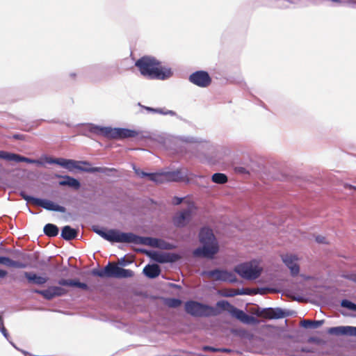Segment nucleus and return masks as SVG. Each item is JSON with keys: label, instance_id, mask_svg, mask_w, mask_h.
Here are the masks:
<instances>
[{"label": "nucleus", "instance_id": "obj_1", "mask_svg": "<svg viewBox=\"0 0 356 356\" xmlns=\"http://www.w3.org/2000/svg\"><path fill=\"white\" fill-rule=\"evenodd\" d=\"M140 74L149 79L165 80L172 75L170 68L162 66L154 57L145 56L136 60L135 63Z\"/></svg>", "mask_w": 356, "mask_h": 356}, {"label": "nucleus", "instance_id": "obj_2", "mask_svg": "<svg viewBox=\"0 0 356 356\" xmlns=\"http://www.w3.org/2000/svg\"><path fill=\"white\" fill-rule=\"evenodd\" d=\"M199 238L202 247L193 251V255L197 257L212 259L218 252L219 247L212 229L208 227L201 229Z\"/></svg>", "mask_w": 356, "mask_h": 356}, {"label": "nucleus", "instance_id": "obj_3", "mask_svg": "<svg viewBox=\"0 0 356 356\" xmlns=\"http://www.w3.org/2000/svg\"><path fill=\"white\" fill-rule=\"evenodd\" d=\"M90 130L92 133L110 139L134 138L138 134L136 131L129 129L104 127L95 125L92 126Z\"/></svg>", "mask_w": 356, "mask_h": 356}, {"label": "nucleus", "instance_id": "obj_4", "mask_svg": "<svg viewBox=\"0 0 356 356\" xmlns=\"http://www.w3.org/2000/svg\"><path fill=\"white\" fill-rule=\"evenodd\" d=\"M92 275L100 277L127 278L134 276V272L129 269L119 267L116 264L109 262L102 270H93Z\"/></svg>", "mask_w": 356, "mask_h": 356}, {"label": "nucleus", "instance_id": "obj_5", "mask_svg": "<svg viewBox=\"0 0 356 356\" xmlns=\"http://www.w3.org/2000/svg\"><path fill=\"white\" fill-rule=\"evenodd\" d=\"M185 310L188 314L195 317H208L220 314V311L217 309L194 300L187 301L185 303Z\"/></svg>", "mask_w": 356, "mask_h": 356}, {"label": "nucleus", "instance_id": "obj_6", "mask_svg": "<svg viewBox=\"0 0 356 356\" xmlns=\"http://www.w3.org/2000/svg\"><path fill=\"white\" fill-rule=\"evenodd\" d=\"M50 163L58 164L69 170H72L73 169H79L88 172H102L106 173L108 171H113L115 169L107 168H102V167H93V168H81L79 166V163H82L83 165H90V164L87 161H76L71 159H55L52 160Z\"/></svg>", "mask_w": 356, "mask_h": 356}, {"label": "nucleus", "instance_id": "obj_7", "mask_svg": "<svg viewBox=\"0 0 356 356\" xmlns=\"http://www.w3.org/2000/svg\"><path fill=\"white\" fill-rule=\"evenodd\" d=\"M234 271L246 280H255L258 278L262 271V268L256 261L244 263L236 266Z\"/></svg>", "mask_w": 356, "mask_h": 356}, {"label": "nucleus", "instance_id": "obj_8", "mask_svg": "<svg viewBox=\"0 0 356 356\" xmlns=\"http://www.w3.org/2000/svg\"><path fill=\"white\" fill-rule=\"evenodd\" d=\"M218 308L227 311L232 316L245 323H251L256 321L253 316H249L243 311L237 309L226 300H220L216 303Z\"/></svg>", "mask_w": 356, "mask_h": 356}, {"label": "nucleus", "instance_id": "obj_9", "mask_svg": "<svg viewBox=\"0 0 356 356\" xmlns=\"http://www.w3.org/2000/svg\"><path fill=\"white\" fill-rule=\"evenodd\" d=\"M196 207L192 202H187V207L176 213L173 218V223L176 227H183L191 220L196 211Z\"/></svg>", "mask_w": 356, "mask_h": 356}, {"label": "nucleus", "instance_id": "obj_10", "mask_svg": "<svg viewBox=\"0 0 356 356\" xmlns=\"http://www.w3.org/2000/svg\"><path fill=\"white\" fill-rule=\"evenodd\" d=\"M203 274L215 281L229 282L231 283L237 281L235 274L226 270L214 269L204 272Z\"/></svg>", "mask_w": 356, "mask_h": 356}, {"label": "nucleus", "instance_id": "obj_11", "mask_svg": "<svg viewBox=\"0 0 356 356\" xmlns=\"http://www.w3.org/2000/svg\"><path fill=\"white\" fill-rule=\"evenodd\" d=\"M255 314L258 317H261L266 319H280L288 316L289 313L279 307H269L258 309L255 312Z\"/></svg>", "mask_w": 356, "mask_h": 356}, {"label": "nucleus", "instance_id": "obj_12", "mask_svg": "<svg viewBox=\"0 0 356 356\" xmlns=\"http://www.w3.org/2000/svg\"><path fill=\"white\" fill-rule=\"evenodd\" d=\"M134 239L133 233L121 232L117 229H109L107 231L105 240L115 243H132Z\"/></svg>", "mask_w": 356, "mask_h": 356}, {"label": "nucleus", "instance_id": "obj_13", "mask_svg": "<svg viewBox=\"0 0 356 356\" xmlns=\"http://www.w3.org/2000/svg\"><path fill=\"white\" fill-rule=\"evenodd\" d=\"M22 196L26 200L31 202L33 204L41 207L47 210L60 211L63 213L65 211V208L64 207L56 204L50 200L35 198L28 195H25L24 194H22Z\"/></svg>", "mask_w": 356, "mask_h": 356}, {"label": "nucleus", "instance_id": "obj_14", "mask_svg": "<svg viewBox=\"0 0 356 356\" xmlns=\"http://www.w3.org/2000/svg\"><path fill=\"white\" fill-rule=\"evenodd\" d=\"M190 82L200 88H207L211 83V78L206 71L200 70L192 73L188 78Z\"/></svg>", "mask_w": 356, "mask_h": 356}, {"label": "nucleus", "instance_id": "obj_15", "mask_svg": "<svg viewBox=\"0 0 356 356\" xmlns=\"http://www.w3.org/2000/svg\"><path fill=\"white\" fill-rule=\"evenodd\" d=\"M33 292L38 294H40L43 296L46 300H50L56 297H60L64 296L67 293V290L59 286H49L48 289L45 290H38L35 289Z\"/></svg>", "mask_w": 356, "mask_h": 356}, {"label": "nucleus", "instance_id": "obj_16", "mask_svg": "<svg viewBox=\"0 0 356 356\" xmlns=\"http://www.w3.org/2000/svg\"><path fill=\"white\" fill-rule=\"evenodd\" d=\"M282 259L286 266L290 269L291 273L293 276L297 275L300 272L299 265L297 264L298 258L294 254H284L282 256Z\"/></svg>", "mask_w": 356, "mask_h": 356}, {"label": "nucleus", "instance_id": "obj_17", "mask_svg": "<svg viewBox=\"0 0 356 356\" xmlns=\"http://www.w3.org/2000/svg\"><path fill=\"white\" fill-rule=\"evenodd\" d=\"M328 333L332 335H348L356 336V327L353 326H339L330 327Z\"/></svg>", "mask_w": 356, "mask_h": 356}, {"label": "nucleus", "instance_id": "obj_18", "mask_svg": "<svg viewBox=\"0 0 356 356\" xmlns=\"http://www.w3.org/2000/svg\"><path fill=\"white\" fill-rule=\"evenodd\" d=\"M284 351L289 356H303L304 353L311 352L309 349L300 347L296 343L288 344Z\"/></svg>", "mask_w": 356, "mask_h": 356}, {"label": "nucleus", "instance_id": "obj_19", "mask_svg": "<svg viewBox=\"0 0 356 356\" xmlns=\"http://www.w3.org/2000/svg\"><path fill=\"white\" fill-rule=\"evenodd\" d=\"M164 174L166 181H184L186 177L181 170L164 172Z\"/></svg>", "mask_w": 356, "mask_h": 356}, {"label": "nucleus", "instance_id": "obj_20", "mask_svg": "<svg viewBox=\"0 0 356 356\" xmlns=\"http://www.w3.org/2000/svg\"><path fill=\"white\" fill-rule=\"evenodd\" d=\"M24 275L27 279L28 282L31 284L42 285L45 284L48 280L47 277L38 275L34 273L24 272Z\"/></svg>", "mask_w": 356, "mask_h": 356}, {"label": "nucleus", "instance_id": "obj_21", "mask_svg": "<svg viewBox=\"0 0 356 356\" xmlns=\"http://www.w3.org/2000/svg\"><path fill=\"white\" fill-rule=\"evenodd\" d=\"M58 283L60 286L77 287L83 290L88 289V286L86 284L80 282L78 280L60 279Z\"/></svg>", "mask_w": 356, "mask_h": 356}, {"label": "nucleus", "instance_id": "obj_22", "mask_svg": "<svg viewBox=\"0 0 356 356\" xmlns=\"http://www.w3.org/2000/svg\"><path fill=\"white\" fill-rule=\"evenodd\" d=\"M134 239L133 243L134 244H143V245H149L154 247H159V240L156 238H153L150 237H142L137 236L134 234Z\"/></svg>", "mask_w": 356, "mask_h": 356}, {"label": "nucleus", "instance_id": "obj_23", "mask_svg": "<svg viewBox=\"0 0 356 356\" xmlns=\"http://www.w3.org/2000/svg\"><path fill=\"white\" fill-rule=\"evenodd\" d=\"M143 273L149 278H155L160 275L161 269L157 264H149L144 268Z\"/></svg>", "mask_w": 356, "mask_h": 356}, {"label": "nucleus", "instance_id": "obj_24", "mask_svg": "<svg viewBox=\"0 0 356 356\" xmlns=\"http://www.w3.org/2000/svg\"><path fill=\"white\" fill-rule=\"evenodd\" d=\"M78 231L69 225L64 226L61 231V237L66 241H71L76 238Z\"/></svg>", "mask_w": 356, "mask_h": 356}, {"label": "nucleus", "instance_id": "obj_25", "mask_svg": "<svg viewBox=\"0 0 356 356\" xmlns=\"http://www.w3.org/2000/svg\"><path fill=\"white\" fill-rule=\"evenodd\" d=\"M63 180L59 181L60 186H68L76 190L80 188V182L74 177L66 175L63 177Z\"/></svg>", "mask_w": 356, "mask_h": 356}, {"label": "nucleus", "instance_id": "obj_26", "mask_svg": "<svg viewBox=\"0 0 356 356\" xmlns=\"http://www.w3.org/2000/svg\"><path fill=\"white\" fill-rule=\"evenodd\" d=\"M152 259L159 263H167L174 261L172 256L167 253H154Z\"/></svg>", "mask_w": 356, "mask_h": 356}, {"label": "nucleus", "instance_id": "obj_27", "mask_svg": "<svg viewBox=\"0 0 356 356\" xmlns=\"http://www.w3.org/2000/svg\"><path fill=\"white\" fill-rule=\"evenodd\" d=\"M44 233L45 235L49 237H54L56 236L58 234V228L56 225L51 223L47 224L44 227Z\"/></svg>", "mask_w": 356, "mask_h": 356}, {"label": "nucleus", "instance_id": "obj_28", "mask_svg": "<svg viewBox=\"0 0 356 356\" xmlns=\"http://www.w3.org/2000/svg\"><path fill=\"white\" fill-rule=\"evenodd\" d=\"M324 321H312V320H303L300 321V325L304 328H317L322 325Z\"/></svg>", "mask_w": 356, "mask_h": 356}, {"label": "nucleus", "instance_id": "obj_29", "mask_svg": "<svg viewBox=\"0 0 356 356\" xmlns=\"http://www.w3.org/2000/svg\"><path fill=\"white\" fill-rule=\"evenodd\" d=\"M259 289H234L232 290L227 296H234L237 295H254L257 294Z\"/></svg>", "mask_w": 356, "mask_h": 356}, {"label": "nucleus", "instance_id": "obj_30", "mask_svg": "<svg viewBox=\"0 0 356 356\" xmlns=\"http://www.w3.org/2000/svg\"><path fill=\"white\" fill-rule=\"evenodd\" d=\"M17 154L8 152L6 151H0V159L8 161L17 162Z\"/></svg>", "mask_w": 356, "mask_h": 356}, {"label": "nucleus", "instance_id": "obj_31", "mask_svg": "<svg viewBox=\"0 0 356 356\" xmlns=\"http://www.w3.org/2000/svg\"><path fill=\"white\" fill-rule=\"evenodd\" d=\"M211 180L214 183L223 184L227 181V177L223 173H215L212 175Z\"/></svg>", "mask_w": 356, "mask_h": 356}, {"label": "nucleus", "instance_id": "obj_32", "mask_svg": "<svg viewBox=\"0 0 356 356\" xmlns=\"http://www.w3.org/2000/svg\"><path fill=\"white\" fill-rule=\"evenodd\" d=\"M341 305L343 307H345L350 310L356 312V304H355L348 300H343L341 302Z\"/></svg>", "mask_w": 356, "mask_h": 356}, {"label": "nucleus", "instance_id": "obj_33", "mask_svg": "<svg viewBox=\"0 0 356 356\" xmlns=\"http://www.w3.org/2000/svg\"><path fill=\"white\" fill-rule=\"evenodd\" d=\"M167 305L170 307L176 308L181 305V300L177 298H170L167 300Z\"/></svg>", "mask_w": 356, "mask_h": 356}, {"label": "nucleus", "instance_id": "obj_34", "mask_svg": "<svg viewBox=\"0 0 356 356\" xmlns=\"http://www.w3.org/2000/svg\"><path fill=\"white\" fill-rule=\"evenodd\" d=\"M18 162H26V163H39L36 160H33V159H29V158L21 156L19 154H18L17 157V163H18Z\"/></svg>", "mask_w": 356, "mask_h": 356}, {"label": "nucleus", "instance_id": "obj_35", "mask_svg": "<svg viewBox=\"0 0 356 356\" xmlns=\"http://www.w3.org/2000/svg\"><path fill=\"white\" fill-rule=\"evenodd\" d=\"M156 175H158L156 177H155V181L156 183H158V184H161V183H163L165 181V177L164 176L165 174L164 172H159V173H155Z\"/></svg>", "mask_w": 356, "mask_h": 356}, {"label": "nucleus", "instance_id": "obj_36", "mask_svg": "<svg viewBox=\"0 0 356 356\" xmlns=\"http://www.w3.org/2000/svg\"><path fill=\"white\" fill-rule=\"evenodd\" d=\"M27 266L26 264L14 261L12 259L10 267L17 268H24Z\"/></svg>", "mask_w": 356, "mask_h": 356}, {"label": "nucleus", "instance_id": "obj_37", "mask_svg": "<svg viewBox=\"0 0 356 356\" xmlns=\"http://www.w3.org/2000/svg\"><path fill=\"white\" fill-rule=\"evenodd\" d=\"M12 259L7 257H0V264L10 267Z\"/></svg>", "mask_w": 356, "mask_h": 356}, {"label": "nucleus", "instance_id": "obj_38", "mask_svg": "<svg viewBox=\"0 0 356 356\" xmlns=\"http://www.w3.org/2000/svg\"><path fill=\"white\" fill-rule=\"evenodd\" d=\"M93 230L95 233H97V234H99L100 236L105 239L107 231H105L102 229H99L98 227H94Z\"/></svg>", "mask_w": 356, "mask_h": 356}, {"label": "nucleus", "instance_id": "obj_39", "mask_svg": "<svg viewBox=\"0 0 356 356\" xmlns=\"http://www.w3.org/2000/svg\"><path fill=\"white\" fill-rule=\"evenodd\" d=\"M93 230L95 233H97V234H99L100 236L105 239L107 231H105L102 229H99L98 227H94Z\"/></svg>", "mask_w": 356, "mask_h": 356}, {"label": "nucleus", "instance_id": "obj_40", "mask_svg": "<svg viewBox=\"0 0 356 356\" xmlns=\"http://www.w3.org/2000/svg\"><path fill=\"white\" fill-rule=\"evenodd\" d=\"M0 330L2 334L7 338L8 337V332L6 327H4L3 321L0 323Z\"/></svg>", "mask_w": 356, "mask_h": 356}, {"label": "nucleus", "instance_id": "obj_41", "mask_svg": "<svg viewBox=\"0 0 356 356\" xmlns=\"http://www.w3.org/2000/svg\"><path fill=\"white\" fill-rule=\"evenodd\" d=\"M135 172L137 175H138L140 177H147V172H145L140 170V169H135Z\"/></svg>", "mask_w": 356, "mask_h": 356}, {"label": "nucleus", "instance_id": "obj_42", "mask_svg": "<svg viewBox=\"0 0 356 356\" xmlns=\"http://www.w3.org/2000/svg\"><path fill=\"white\" fill-rule=\"evenodd\" d=\"M316 241L318 243H326V238L322 236H318L316 237Z\"/></svg>", "mask_w": 356, "mask_h": 356}, {"label": "nucleus", "instance_id": "obj_43", "mask_svg": "<svg viewBox=\"0 0 356 356\" xmlns=\"http://www.w3.org/2000/svg\"><path fill=\"white\" fill-rule=\"evenodd\" d=\"M203 350L205 351H211V352H218V348H215L211 346H204L203 348Z\"/></svg>", "mask_w": 356, "mask_h": 356}, {"label": "nucleus", "instance_id": "obj_44", "mask_svg": "<svg viewBox=\"0 0 356 356\" xmlns=\"http://www.w3.org/2000/svg\"><path fill=\"white\" fill-rule=\"evenodd\" d=\"M181 202H182V198L177 197H175L173 198L172 203H173L175 205H178V204H181Z\"/></svg>", "mask_w": 356, "mask_h": 356}, {"label": "nucleus", "instance_id": "obj_45", "mask_svg": "<svg viewBox=\"0 0 356 356\" xmlns=\"http://www.w3.org/2000/svg\"><path fill=\"white\" fill-rule=\"evenodd\" d=\"M158 175H156L155 173H147V177L149 178V180L155 181V177H156Z\"/></svg>", "mask_w": 356, "mask_h": 356}, {"label": "nucleus", "instance_id": "obj_46", "mask_svg": "<svg viewBox=\"0 0 356 356\" xmlns=\"http://www.w3.org/2000/svg\"><path fill=\"white\" fill-rule=\"evenodd\" d=\"M13 138L15 139H17V140H24V136L22 135V134H15L13 136Z\"/></svg>", "mask_w": 356, "mask_h": 356}, {"label": "nucleus", "instance_id": "obj_47", "mask_svg": "<svg viewBox=\"0 0 356 356\" xmlns=\"http://www.w3.org/2000/svg\"><path fill=\"white\" fill-rule=\"evenodd\" d=\"M347 277L353 281L354 282H356V274H351L347 276Z\"/></svg>", "mask_w": 356, "mask_h": 356}, {"label": "nucleus", "instance_id": "obj_48", "mask_svg": "<svg viewBox=\"0 0 356 356\" xmlns=\"http://www.w3.org/2000/svg\"><path fill=\"white\" fill-rule=\"evenodd\" d=\"M7 275V272L4 270L0 269V278L4 277Z\"/></svg>", "mask_w": 356, "mask_h": 356}, {"label": "nucleus", "instance_id": "obj_49", "mask_svg": "<svg viewBox=\"0 0 356 356\" xmlns=\"http://www.w3.org/2000/svg\"><path fill=\"white\" fill-rule=\"evenodd\" d=\"M145 108L146 110H147V111H149L159 112V110L154 109V108H150V107H145Z\"/></svg>", "mask_w": 356, "mask_h": 356}, {"label": "nucleus", "instance_id": "obj_50", "mask_svg": "<svg viewBox=\"0 0 356 356\" xmlns=\"http://www.w3.org/2000/svg\"><path fill=\"white\" fill-rule=\"evenodd\" d=\"M230 350L227 348H218V352H222V353H228Z\"/></svg>", "mask_w": 356, "mask_h": 356}, {"label": "nucleus", "instance_id": "obj_51", "mask_svg": "<svg viewBox=\"0 0 356 356\" xmlns=\"http://www.w3.org/2000/svg\"><path fill=\"white\" fill-rule=\"evenodd\" d=\"M3 321L2 318L0 316V323Z\"/></svg>", "mask_w": 356, "mask_h": 356}]
</instances>
